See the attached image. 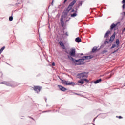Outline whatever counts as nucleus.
Masks as SVG:
<instances>
[{
  "instance_id": "obj_1",
  "label": "nucleus",
  "mask_w": 125,
  "mask_h": 125,
  "mask_svg": "<svg viewBox=\"0 0 125 125\" xmlns=\"http://www.w3.org/2000/svg\"><path fill=\"white\" fill-rule=\"evenodd\" d=\"M70 60H72L74 63L75 65H83L84 64L83 61L85 60V59H90V56H85L83 57V59L79 60H76L72 57L69 58Z\"/></svg>"
},
{
  "instance_id": "obj_2",
  "label": "nucleus",
  "mask_w": 125,
  "mask_h": 125,
  "mask_svg": "<svg viewBox=\"0 0 125 125\" xmlns=\"http://www.w3.org/2000/svg\"><path fill=\"white\" fill-rule=\"evenodd\" d=\"M120 45V41L119 39H117L115 42V44H113L112 46L111 47V48H115V47H119V46Z\"/></svg>"
},
{
  "instance_id": "obj_3",
  "label": "nucleus",
  "mask_w": 125,
  "mask_h": 125,
  "mask_svg": "<svg viewBox=\"0 0 125 125\" xmlns=\"http://www.w3.org/2000/svg\"><path fill=\"white\" fill-rule=\"evenodd\" d=\"M84 82L88 83L89 81L86 79H81L80 80L78 81V83L81 84H83V83H84Z\"/></svg>"
},
{
  "instance_id": "obj_4",
  "label": "nucleus",
  "mask_w": 125,
  "mask_h": 125,
  "mask_svg": "<svg viewBox=\"0 0 125 125\" xmlns=\"http://www.w3.org/2000/svg\"><path fill=\"white\" fill-rule=\"evenodd\" d=\"M5 85H7V86H11L12 87H13V85H14V83L13 82H6L5 83Z\"/></svg>"
},
{
  "instance_id": "obj_5",
  "label": "nucleus",
  "mask_w": 125,
  "mask_h": 125,
  "mask_svg": "<svg viewBox=\"0 0 125 125\" xmlns=\"http://www.w3.org/2000/svg\"><path fill=\"white\" fill-rule=\"evenodd\" d=\"M84 77H86V73H80L77 76L79 79H83V78H84Z\"/></svg>"
},
{
  "instance_id": "obj_6",
  "label": "nucleus",
  "mask_w": 125,
  "mask_h": 125,
  "mask_svg": "<svg viewBox=\"0 0 125 125\" xmlns=\"http://www.w3.org/2000/svg\"><path fill=\"white\" fill-rule=\"evenodd\" d=\"M70 54L71 56H75L76 55V49L72 48L70 51Z\"/></svg>"
},
{
  "instance_id": "obj_7",
  "label": "nucleus",
  "mask_w": 125,
  "mask_h": 125,
  "mask_svg": "<svg viewBox=\"0 0 125 125\" xmlns=\"http://www.w3.org/2000/svg\"><path fill=\"white\" fill-rule=\"evenodd\" d=\"M34 89L36 92H40L41 90V87L40 86H34Z\"/></svg>"
},
{
  "instance_id": "obj_8",
  "label": "nucleus",
  "mask_w": 125,
  "mask_h": 125,
  "mask_svg": "<svg viewBox=\"0 0 125 125\" xmlns=\"http://www.w3.org/2000/svg\"><path fill=\"white\" fill-rule=\"evenodd\" d=\"M65 18V17L63 16H62L61 18V23L62 26H64V19Z\"/></svg>"
},
{
  "instance_id": "obj_9",
  "label": "nucleus",
  "mask_w": 125,
  "mask_h": 125,
  "mask_svg": "<svg viewBox=\"0 0 125 125\" xmlns=\"http://www.w3.org/2000/svg\"><path fill=\"white\" fill-rule=\"evenodd\" d=\"M66 85H75V83L73 82L66 81Z\"/></svg>"
},
{
  "instance_id": "obj_10",
  "label": "nucleus",
  "mask_w": 125,
  "mask_h": 125,
  "mask_svg": "<svg viewBox=\"0 0 125 125\" xmlns=\"http://www.w3.org/2000/svg\"><path fill=\"white\" fill-rule=\"evenodd\" d=\"M59 88L60 90H62V91H66L67 90V89L62 86H59Z\"/></svg>"
},
{
  "instance_id": "obj_11",
  "label": "nucleus",
  "mask_w": 125,
  "mask_h": 125,
  "mask_svg": "<svg viewBox=\"0 0 125 125\" xmlns=\"http://www.w3.org/2000/svg\"><path fill=\"white\" fill-rule=\"evenodd\" d=\"M60 43V45L61 46V47H62V48H63V49H65V45H64V44L63 43V42H59Z\"/></svg>"
},
{
  "instance_id": "obj_12",
  "label": "nucleus",
  "mask_w": 125,
  "mask_h": 125,
  "mask_svg": "<svg viewBox=\"0 0 125 125\" xmlns=\"http://www.w3.org/2000/svg\"><path fill=\"white\" fill-rule=\"evenodd\" d=\"M75 3H76V1H73L71 3V4L69 5V7L70 8H72V7L73 6V5H74V4H75Z\"/></svg>"
},
{
  "instance_id": "obj_13",
  "label": "nucleus",
  "mask_w": 125,
  "mask_h": 125,
  "mask_svg": "<svg viewBox=\"0 0 125 125\" xmlns=\"http://www.w3.org/2000/svg\"><path fill=\"white\" fill-rule=\"evenodd\" d=\"M115 40V35H113L110 39V42H113Z\"/></svg>"
},
{
  "instance_id": "obj_14",
  "label": "nucleus",
  "mask_w": 125,
  "mask_h": 125,
  "mask_svg": "<svg viewBox=\"0 0 125 125\" xmlns=\"http://www.w3.org/2000/svg\"><path fill=\"white\" fill-rule=\"evenodd\" d=\"M75 41L76 42H81V39L79 37L76 38Z\"/></svg>"
},
{
  "instance_id": "obj_15",
  "label": "nucleus",
  "mask_w": 125,
  "mask_h": 125,
  "mask_svg": "<svg viewBox=\"0 0 125 125\" xmlns=\"http://www.w3.org/2000/svg\"><path fill=\"white\" fill-rule=\"evenodd\" d=\"M61 83H63V84H64L65 85H66L67 84V81L65 80H61Z\"/></svg>"
},
{
  "instance_id": "obj_16",
  "label": "nucleus",
  "mask_w": 125,
  "mask_h": 125,
  "mask_svg": "<svg viewBox=\"0 0 125 125\" xmlns=\"http://www.w3.org/2000/svg\"><path fill=\"white\" fill-rule=\"evenodd\" d=\"M116 26H117V25L115 24H112L111 25V26H110V29L111 30H113V28H115V27H116Z\"/></svg>"
},
{
  "instance_id": "obj_17",
  "label": "nucleus",
  "mask_w": 125,
  "mask_h": 125,
  "mask_svg": "<svg viewBox=\"0 0 125 125\" xmlns=\"http://www.w3.org/2000/svg\"><path fill=\"white\" fill-rule=\"evenodd\" d=\"M100 82H101V79H99V80H96V81H95L94 83H95L96 84L97 83H100Z\"/></svg>"
},
{
  "instance_id": "obj_18",
  "label": "nucleus",
  "mask_w": 125,
  "mask_h": 125,
  "mask_svg": "<svg viewBox=\"0 0 125 125\" xmlns=\"http://www.w3.org/2000/svg\"><path fill=\"white\" fill-rule=\"evenodd\" d=\"M96 49H97V48L96 47H94L92 49V52H95V51H96Z\"/></svg>"
},
{
  "instance_id": "obj_19",
  "label": "nucleus",
  "mask_w": 125,
  "mask_h": 125,
  "mask_svg": "<svg viewBox=\"0 0 125 125\" xmlns=\"http://www.w3.org/2000/svg\"><path fill=\"white\" fill-rule=\"evenodd\" d=\"M9 21H12L13 20V17L12 16L9 17Z\"/></svg>"
},
{
  "instance_id": "obj_20",
  "label": "nucleus",
  "mask_w": 125,
  "mask_h": 125,
  "mask_svg": "<svg viewBox=\"0 0 125 125\" xmlns=\"http://www.w3.org/2000/svg\"><path fill=\"white\" fill-rule=\"evenodd\" d=\"M18 3L19 4H21V3H22V0H18Z\"/></svg>"
},
{
  "instance_id": "obj_21",
  "label": "nucleus",
  "mask_w": 125,
  "mask_h": 125,
  "mask_svg": "<svg viewBox=\"0 0 125 125\" xmlns=\"http://www.w3.org/2000/svg\"><path fill=\"white\" fill-rule=\"evenodd\" d=\"M109 34H110V31H108L106 33L105 37H108V35H109Z\"/></svg>"
},
{
  "instance_id": "obj_22",
  "label": "nucleus",
  "mask_w": 125,
  "mask_h": 125,
  "mask_svg": "<svg viewBox=\"0 0 125 125\" xmlns=\"http://www.w3.org/2000/svg\"><path fill=\"white\" fill-rule=\"evenodd\" d=\"M76 16H77V14H76V13H74L71 15V17H75Z\"/></svg>"
},
{
  "instance_id": "obj_23",
  "label": "nucleus",
  "mask_w": 125,
  "mask_h": 125,
  "mask_svg": "<svg viewBox=\"0 0 125 125\" xmlns=\"http://www.w3.org/2000/svg\"><path fill=\"white\" fill-rule=\"evenodd\" d=\"M5 49V46H3L0 49V50L2 51H3V50H4V49Z\"/></svg>"
},
{
  "instance_id": "obj_24",
  "label": "nucleus",
  "mask_w": 125,
  "mask_h": 125,
  "mask_svg": "<svg viewBox=\"0 0 125 125\" xmlns=\"http://www.w3.org/2000/svg\"><path fill=\"white\" fill-rule=\"evenodd\" d=\"M5 82H6V81H4L3 82H0V84H5Z\"/></svg>"
},
{
  "instance_id": "obj_25",
  "label": "nucleus",
  "mask_w": 125,
  "mask_h": 125,
  "mask_svg": "<svg viewBox=\"0 0 125 125\" xmlns=\"http://www.w3.org/2000/svg\"><path fill=\"white\" fill-rule=\"evenodd\" d=\"M117 118H119V119H123V117H122V116H117Z\"/></svg>"
},
{
  "instance_id": "obj_26",
  "label": "nucleus",
  "mask_w": 125,
  "mask_h": 125,
  "mask_svg": "<svg viewBox=\"0 0 125 125\" xmlns=\"http://www.w3.org/2000/svg\"><path fill=\"white\" fill-rule=\"evenodd\" d=\"M66 36H69V33H68V32H66Z\"/></svg>"
},
{
  "instance_id": "obj_27",
  "label": "nucleus",
  "mask_w": 125,
  "mask_h": 125,
  "mask_svg": "<svg viewBox=\"0 0 125 125\" xmlns=\"http://www.w3.org/2000/svg\"><path fill=\"white\" fill-rule=\"evenodd\" d=\"M122 2H123V3H125V0H123L122 1Z\"/></svg>"
},
{
  "instance_id": "obj_28",
  "label": "nucleus",
  "mask_w": 125,
  "mask_h": 125,
  "mask_svg": "<svg viewBox=\"0 0 125 125\" xmlns=\"http://www.w3.org/2000/svg\"><path fill=\"white\" fill-rule=\"evenodd\" d=\"M2 52V51H1V50H0V54H1Z\"/></svg>"
},
{
  "instance_id": "obj_29",
  "label": "nucleus",
  "mask_w": 125,
  "mask_h": 125,
  "mask_svg": "<svg viewBox=\"0 0 125 125\" xmlns=\"http://www.w3.org/2000/svg\"><path fill=\"white\" fill-rule=\"evenodd\" d=\"M52 65H53V66H55V63H52Z\"/></svg>"
},
{
  "instance_id": "obj_30",
  "label": "nucleus",
  "mask_w": 125,
  "mask_h": 125,
  "mask_svg": "<svg viewBox=\"0 0 125 125\" xmlns=\"http://www.w3.org/2000/svg\"><path fill=\"white\" fill-rule=\"evenodd\" d=\"M123 8H125V4L123 5Z\"/></svg>"
},
{
  "instance_id": "obj_31",
  "label": "nucleus",
  "mask_w": 125,
  "mask_h": 125,
  "mask_svg": "<svg viewBox=\"0 0 125 125\" xmlns=\"http://www.w3.org/2000/svg\"><path fill=\"white\" fill-rule=\"evenodd\" d=\"M67 0H64V3L66 2V1H67Z\"/></svg>"
},
{
  "instance_id": "obj_32",
  "label": "nucleus",
  "mask_w": 125,
  "mask_h": 125,
  "mask_svg": "<svg viewBox=\"0 0 125 125\" xmlns=\"http://www.w3.org/2000/svg\"><path fill=\"white\" fill-rule=\"evenodd\" d=\"M13 31L14 32V29L13 30Z\"/></svg>"
}]
</instances>
